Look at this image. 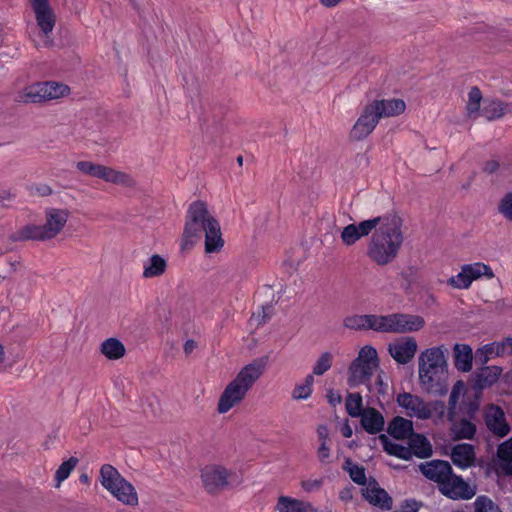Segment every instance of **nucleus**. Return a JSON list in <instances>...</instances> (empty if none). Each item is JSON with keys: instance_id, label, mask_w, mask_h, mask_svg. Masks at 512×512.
Listing matches in <instances>:
<instances>
[{"instance_id": "2f4dec72", "label": "nucleus", "mask_w": 512, "mask_h": 512, "mask_svg": "<svg viewBox=\"0 0 512 512\" xmlns=\"http://www.w3.org/2000/svg\"><path fill=\"white\" fill-rule=\"evenodd\" d=\"M101 352L110 360L120 359L125 355L123 343L116 338H108L101 344Z\"/></svg>"}, {"instance_id": "bb28decb", "label": "nucleus", "mask_w": 512, "mask_h": 512, "mask_svg": "<svg viewBox=\"0 0 512 512\" xmlns=\"http://www.w3.org/2000/svg\"><path fill=\"white\" fill-rule=\"evenodd\" d=\"M408 449H411L412 457L416 456L421 459L429 458L433 453L430 441L418 433H413L408 438Z\"/></svg>"}, {"instance_id": "13d9d810", "label": "nucleus", "mask_w": 512, "mask_h": 512, "mask_svg": "<svg viewBox=\"0 0 512 512\" xmlns=\"http://www.w3.org/2000/svg\"><path fill=\"white\" fill-rule=\"evenodd\" d=\"M418 508L416 506V502H408L406 501L403 505H401L398 509L393 512H417Z\"/></svg>"}, {"instance_id": "0eeeda50", "label": "nucleus", "mask_w": 512, "mask_h": 512, "mask_svg": "<svg viewBox=\"0 0 512 512\" xmlns=\"http://www.w3.org/2000/svg\"><path fill=\"white\" fill-rule=\"evenodd\" d=\"M232 476L231 470L218 464L205 465L200 471L203 488L211 495L225 490L229 486Z\"/></svg>"}, {"instance_id": "864d4df0", "label": "nucleus", "mask_w": 512, "mask_h": 512, "mask_svg": "<svg viewBox=\"0 0 512 512\" xmlns=\"http://www.w3.org/2000/svg\"><path fill=\"white\" fill-rule=\"evenodd\" d=\"M483 348H484V351H486L491 358L496 357V356H501L505 353L504 345L500 342H493V343L484 345Z\"/></svg>"}, {"instance_id": "f257e3e1", "label": "nucleus", "mask_w": 512, "mask_h": 512, "mask_svg": "<svg viewBox=\"0 0 512 512\" xmlns=\"http://www.w3.org/2000/svg\"><path fill=\"white\" fill-rule=\"evenodd\" d=\"M442 346L423 351L418 358L419 380L423 388L431 394L447 393V362Z\"/></svg>"}, {"instance_id": "1a4fd4ad", "label": "nucleus", "mask_w": 512, "mask_h": 512, "mask_svg": "<svg viewBox=\"0 0 512 512\" xmlns=\"http://www.w3.org/2000/svg\"><path fill=\"white\" fill-rule=\"evenodd\" d=\"M483 419L487 430L497 438H504L511 431L505 412L500 406L488 405L484 410Z\"/></svg>"}, {"instance_id": "dca6fc26", "label": "nucleus", "mask_w": 512, "mask_h": 512, "mask_svg": "<svg viewBox=\"0 0 512 512\" xmlns=\"http://www.w3.org/2000/svg\"><path fill=\"white\" fill-rule=\"evenodd\" d=\"M420 472L430 481L439 486L447 477L450 476L452 467L449 462L444 460H431L419 465Z\"/></svg>"}, {"instance_id": "37998d69", "label": "nucleus", "mask_w": 512, "mask_h": 512, "mask_svg": "<svg viewBox=\"0 0 512 512\" xmlns=\"http://www.w3.org/2000/svg\"><path fill=\"white\" fill-rule=\"evenodd\" d=\"M473 512H502L499 506L488 496L480 495L473 502Z\"/></svg>"}, {"instance_id": "09e8293b", "label": "nucleus", "mask_w": 512, "mask_h": 512, "mask_svg": "<svg viewBox=\"0 0 512 512\" xmlns=\"http://www.w3.org/2000/svg\"><path fill=\"white\" fill-rule=\"evenodd\" d=\"M463 389V383L461 381H458L452 388L450 395H449V411H448V419L452 420L455 414V408L457 405V402L460 398V395L462 393Z\"/></svg>"}, {"instance_id": "3c124183", "label": "nucleus", "mask_w": 512, "mask_h": 512, "mask_svg": "<svg viewBox=\"0 0 512 512\" xmlns=\"http://www.w3.org/2000/svg\"><path fill=\"white\" fill-rule=\"evenodd\" d=\"M500 212L512 221V192L506 194L499 205Z\"/></svg>"}, {"instance_id": "6e6d98bb", "label": "nucleus", "mask_w": 512, "mask_h": 512, "mask_svg": "<svg viewBox=\"0 0 512 512\" xmlns=\"http://www.w3.org/2000/svg\"><path fill=\"white\" fill-rule=\"evenodd\" d=\"M427 406L430 407V418L432 417L433 413L439 414L440 417L444 415L446 406L443 401H432L427 403Z\"/></svg>"}, {"instance_id": "4d7b16f0", "label": "nucleus", "mask_w": 512, "mask_h": 512, "mask_svg": "<svg viewBox=\"0 0 512 512\" xmlns=\"http://www.w3.org/2000/svg\"><path fill=\"white\" fill-rule=\"evenodd\" d=\"M491 359V357L488 355V353L486 351H484V348L481 347L479 348L477 351H476V354H475V360L476 362L484 365L486 364L489 360Z\"/></svg>"}, {"instance_id": "5fc2aeb1", "label": "nucleus", "mask_w": 512, "mask_h": 512, "mask_svg": "<svg viewBox=\"0 0 512 512\" xmlns=\"http://www.w3.org/2000/svg\"><path fill=\"white\" fill-rule=\"evenodd\" d=\"M330 452L331 449L328 443H320V446L317 450V456L321 464H328L330 462Z\"/></svg>"}, {"instance_id": "58836bf2", "label": "nucleus", "mask_w": 512, "mask_h": 512, "mask_svg": "<svg viewBox=\"0 0 512 512\" xmlns=\"http://www.w3.org/2000/svg\"><path fill=\"white\" fill-rule=\"evenodd\" d=\"M343 469L349 474L353 482L359 485L366 483V475L364 467L355 464L350 458H346Z\"/></svg>"}, {"instance_id": "cd10ccee", "label": "nucleus", "mask_w": 512, "mask_h": 512, "mask_svg": "<svg viewBox=\"0 0 512 512\" xmlns=\"http://www.w3.org/2000/svg\"><path fill=\"white\" fill-rule=\"evenodd\" d=\"M473 352L467 344H455L454 365L458 371L469 372L472 369Z\"/></svg>"}, {"instance_id": "680f3d73", "label": "nucleus", "mask_w": 512, "mask_h": 512, "mask_svg": "<svg viewBox=\"0 0 512 512\" xmlns=\"http://www.w3.org/2000/svg\"><path fill=\"white\" fill-rule=\"evenodd\" d=\"M499 168V163L496 160L488 161L484 166V171L492 174L496 172Z\"/></svg>"}, {"instance_id": "603ef678", "label": "nucleus", "mask_w": 512, "mask_h": 512, "mask_svg": "<svg viewBox=\"0 0 512 512\" xmlns=\"http://www.w3.org/2000/svg\"><path fill=\"white\" fill-rule=\"evenodd\" d=\"M322 485H323V478L307 479V480L301 481V487L307 493L319 491L320 488L322 487Z\"/></svg>"}, {"instance_id": "f8f14e48", "label": "nucleus", "mask_w": 512, "mask_h": 512, "mask_svg": "<svg viewBox=\"0 0 512 512\" xmlns=\"http://www.w3.org/2000/svg\"><path fill=\"white\" fill-rule=\"evenodd\" d=\"M378 123V117L367 104L353 125L350 131V137L356 141L364 140L374 131Z\"/></svg>"}, {"instance_id": "a19ab883", "label": "nucleus", "mask_w": 512, "mask_h": 512, "mask_svg": "<svg viewBox=\"0 0 512 512\" xmlns=\"http://www.w3.org/2000/svg\"><path fill=\"white\" fill-rule=\"evenodd\" d=\"M314 377L313 374H308L305 377L304 383L297 384L292 391V398L295 400H304L311 396L313 391Z\"/></svg>"}, {"instance_id": "b1692460", "label": "nucleus", "mask_w": 512, "mask_h": 512, "mask_svg": "<svg viewBox=\"0 0 512 512\" xmlns=\"http://www.w3.org/2000/svg\"><path fill=\"white\" fill-rule=\"evenodd\" d=\"M502 373L500 366H484L475 372L474 381L478 389L491 387L497 382Z\"/></svg>"}, {"instance_id": "f3484780", "label": "nucleus", "mask_w": 512, "mask_h": 512, "mask_svg": "<svg viewBox=\"0 0 512 512\" xmlns=\"http://www.w3.org/2000/svg\"><path fill=\"white\" fill-rule=\"evenodd\" d=\"M196 228H202L205 234V251L214 253L221 250L224 245L220 226H186L184 235L186 237L192 235Z\"/></svg>"}, {"instance_id": "8fccbe9b", "label": "nucleus", "mask_w": 512, "mask_h": 512, "mask_svg": "<svg viewBox=\"0 0 512 512\" xmlns=\"http://www.w3.org/2000/svg\"><path fill=\"white\" fill-rule=\"evenodd\" d=\"M101 164H95L90 161H79L76 163V168L83 174L95 178H100Z\"/></svg>"}, {"instance_id": "bf43d9fd", "label": "nucleus", "mask_w": 512, "mask_h": 512, "mask_svg": "<svg viewBox=\"0 0 512 512\" xmlns=\"http://www.w3.org/2000/svg\"><path fill=\"white\" fill-rule=\"evenodd\" d=\"M327 399H328V402L333 405V406H336L337 404H340L341 401H342V397L339 393L337 392H334L333 390H329L328 393H327Z\"/></svg>"}, {"instance_id": "052dcab7", "label": "nucleus", "mask_w": 512, "mask_h": 512, "mask_svg": "<svg viewBox=\"0 0 512 512\" xmlns=\"http://www.w3.org/2000/svg\"><path fill=\"white\" fill-rule=\"evenodd\" d=\"M318 438L320 443L326 442L328 443V429L326 426L321 425L317 429Z\"/></svg>"}, {"instance_id": "49530a36", "label": "nucleus", "mask_w": 512, "mask_h": 512, "mask_svg": "<svg viewBox=\"0 0 512 512\" xmlns=\"http://www.w3.org/2000/svg\"><path fill=\"white\" fill-rule=\"evenodd\" d=\"M46 224H65L69 219L67 209L49 208L46 210Z\"/></svg>"}, {"instance_id": "aec40b11", "label": "nucleus", "mask_w": 512, "mask_h": 512, "mask_svg": "<svg viewBox=\"0 0 512 512\" xmlns=\"http://www.w3.org/2000/svg\"><path fill=\"white\" fill-rule=\"evenodd\" d=\"M186 220V224H218L207 203L202 200L193 201L189 205Z\"/></svg>"}, {"instance_id": "6ab92c4d", "label": "nucleus", "mask_w": 512, "mask_h": 512, "mask_svg": "<svg viewBox=\"0 0 512 512\" xmlns=\"http://www.w3.org/2000/svg\"><path fill=\"white\" fill-rule=\"evenodd\" d=\"M362 495L371 505L382 510H391L393 506L392 498L389 494L373 480L362 490Z\"/></svg>"}, {"instance_id": "72a5a7b5", "label": "nucleus", "mask_w": 512, "mask_h": 512, "mask_svg": "<svg viewBox=\"0 0 512 512\" xmlns=\"http://www.w3.org/2000/svg\"><path fill=\"white\" fill-rule=\"evenodd\" d=\"M374 226H345L341 232L344 244L352 245L362 236L368 235Z\"/></svg>"}, {"instance_id": "a211bd4d", "label": "nucleus", "mask_w": 512, "mask_h": 512, "mask_svg": "<svg viewBox=\"0 0 512 512\" xmlns=\"http://www.w3.org/2000/svg\"><path fill=\"white\" fill-rule=\"evenodd\" d=\"M368 105L375 112L379 120L381 118L398 116L406 109L405 102L395 98L374 100L368 103Z\"/></svg>"}, {"instance_id": "a878e982", "label": "nucleus", "mask_w": 512, "mask_h": 512, "mask_svg": "<svg viewBox=\"0 0 512 512\" xmlns=\"http://www.w3.org/2000/svg\"><path fill=\"white\" fill-rule=\"evenodd\" d=\"M387 432L398 440L409 438L414 433L413 423L409 419L396 416L389 422Z\"/></svg>"}, {"instance_id": "20e7f679", "label": "nucleus", "mask_w": 512, "mask_h": 512, "mask_svg": "<svg viewBox=\"0 0 512 512\" xmlns=\"http://www.w3.org/2000/svg\"><path fill=\"white\" fill-rule=\"evenodd\" d=\"M99 479L101 485L118 501L128 506L138 505L136 489L115 467L110 464H104L100 469Z\"/></svg>"}, {"instance_id": "9b49d317", "label": "nucleus", "mask_w": 512, "mask_h": 512, "mask_svg": "<svg viewBox=\"0 0 512 512\" xmlns=\"http://www.w3.org/2000/svg\"><path fill=\"white\" fill-rule=\"evenodd\" d=\"M396 401L400 407L406 410L409 417H417L421 420L430 418V407L421 397L403 392L397 395Z\"/></svg>"}, {"instance_id": "412c9836", "label": "nucleus", "mask_w": 512, "mask_h": 512, "mask_svg": "<svg viewBox=\"0 0 512 512\" xmlns=\"http://www.w3.org/2000/svg\"><path fill=\"white\" fill-rule=\"evenodd\" d=\"M389 353L399 364H407L413 359L417 351V342L414 338L389 345Z\"/></svg>"}, {"instance_id": "ddd939ff", "label": "nucleus", "mask_w": 512, "mask_h": 512, "mask_svg": "<svg viewBox=\"0 0 512 512\" xmlns=\"http://www.w3.org/2000/svg\"><path fill=\"white\" fill-rule=\"evenodd\" d=\"M63 226H21L20 230L12 234L14 241H46L58 235Z\"/></svg>"}, {"instance_id": "c9c22d12", "label": "nucleus", "mask_w": 512, "mask_h": 512, "mask_svg": "<svg viewBox=\"0 0 512 512\" xmlns=\"http://www.w3.org/2000/svg\"><path fill=\"white\" fill-rule=\"evenodd\" d=\"M464 272L468 273L469 278H471V281L477 280L481 276H486L488 279H491L494 277V273L492 269L481 262L473 263V264H466L463 265Z\"/></svg>"}, {"instance_id": "e433bc0d", "label": "nucleus", "mask_w": 512, "mask_h": 512, "mask_svg": "<svg viewBox=\"0 0 512 512\" xmlns=\"http://www.w3.org/2000/svg\"><path fill=\"white\" fill-rule=\"evenodd\" d=\"M453 433L457 439H472L476 433V425L467 419L453 424Z\"/></svg>"}, {"instance_id": "338daca9", "label": "nucleus", "mask_w": 512, "mask_h": 512, "mask_svg": "<svg viewBox=\"0 0 512 512\" xmlns=\"http://www.w3.org/2000/svg\"><path fill=\"white\" fill-rule=\"evenodd\" d=\"M342 0H319V2L325 7H334L338 5Z\"/></svg>"}, {"instance_id": "69168bd1", "label": "nucleus", "mask_w": 512, "mask_h": 512, "mask_svg": "<svg viewBox=\"0 0 512 512\" xmlns=\"http://www.w3.org/2000/svg\"><path fill=\"white\" fill-rule=\"evenodd\" d=\"M272 310H273L272 306L263 307V315H262V322L263 323L270 319L271 314H272Z\"/></svg>"}, {"instance_id": "774afa93", "label": "nucleus", "mask_w": 512, "mask_h": 512, "mask_svg": "<svg viewBox=\"0 0 512 512\" xmlns=\"http://www.w3.org/2000/svg\"><path fill=\"white\" fill-rule=\"evenodd\" d=\"M501 343L504 345V352L508 350V353L512 354V338L508 337Z\"/></svg>"}, {"instance_id": "7c9ffc66", "label": "nucleus", "mask_w": 512, "mask_h": 512, "mask_svg": "<svg viewBox=\"0 0 512 512\" xmlns=\"http://www.w3.org/2000/svg\"><path fill=\"white\" fill-rule=\"evenodd\" d=\"M508 104L499 100H486L481 109V115L492 121L502 117L507 112Z\"/></svg>"}, {"instance_id": "7ed1b4c3", "label": "nucleus", "mask_w": 512, "mask_h": 512, "mask_svg": "<svg viewBox=\"0 0 512 512\" xmlns=\"http://www.w3.org/2000/svg\"><path fill=\"white\" fill-rule=\"evenodd\" d=\"M402 242L400 226H379L371 236L367 255L376 264L387 265L396 258Z\"/></svg>"}, {"instance_id": "2eb2a0df", "label": "nucleus", "mask_w": 512, "mask_h": 512, "mask_svg": "<svg viewBox=\"0 0 512 512\" xmlns=\"http://www.w3.org/2000/svg\"><path fill=\"white\" fill-rule=\"evenodd\" d=\"M381 315L364 314L348 315L343 319V326L350 330H373L380 333Z\"/></svg>"}, {"instance_id": "39448f33", "label": "nucleus", "mask_w": 512, "mask_h": 512, "mask_svg": "<svg viewBox=\"0 0 512 512\" xmlns=\"http://www.w3.org/2000/svg\"><path fill=\"white\" fill-rule=\"evenodd\" d=\"M378 365L376 349L370 345L362 347L358 352V356L351 362L348 368V385L356 387L360 384L368 383Z\"/></svg>"}, {"instance_id": "473e14b6", "label": "nucleus", "mask_w": 512, "mask_h": 512, "mask_svg": "<svg viewBox=\"0 0 512 512\" xmlns=\"http://www.w3.org/2000/svg\"><path fill=\"white\" fill-rule=\"evenodd\" d=\"M167 267L166 260L158 255H152L147 264L144 265L143 277L153 278L162 275Z\"/></svg>"}, {"instance_id": "c85d7f7f", "label": "nucleus", "mask_w": 512, "mask_h": 512, "mask_svg": "<svg viewBox=\"0 0 512 512\" xmlns=\"http://www.w3.org/2000/svg\"><path fill=\"white\" fill-rule=\"evenodd\" d=\"M378 438L387 454L406 461L412 459V452L408 447L392 442L385 434H380Z\"/></svg>"}, {"instance_id": "f03ea898", "label": "nucleus", "mask_w": 512, "mask_h": 512, "mask_svg": "<svg viewBox=\"0 0 512 512\" xmlns=\"http://www.w3.org/2000/svg\"><path fill=\"white\" fill-rule=\"evenodd\" d=\"M265 364L264 359H257L240 370L220 396L217 407L219 413L228 412L245 398L249 389L262 375Z\"/></svg>"}, {"instance_id": "ea45409f", "label": "nucleus", "mask_w": 512, "mask_h": 512, "mask_svg": "<svg viewBox=\"0 0 512 512\" xmlns=\"http://www.w3.org/2000/svg\"><path fill=\"white\" fill-rule=\"evenodd\" d=\"M482 100V94L478 87L474 86L468 93V102L466 105L467 114L469 117H476L480 112V104Z\"/></svg>"}, {"instance_id": "c03bdc74", "label": "nucleus", "mask_w": 512, "mask_h": 512, "mask_svg": "<svg viewBox=\"0 0 512 512\" xmlns=\"http://www.w3.org/2000/svg\"><path fill=\"white\" fill-rule=\"evenodd\" d=\"M404 219L396 212L392 211L384 216H377L374 218L362 220L357 224H402Z\"/></svg>"}, {"instance_id": "f704fd0d", "label": "nucleus", "mask_w": 512, "mask_h": 512, "mask_svg": "<svg viewBox=\"0 0 512 512\" xmlns=\"http://www.w3.org/2000/svg\"><path fill=\"white\" fill-rule=\"evenodd\" d=\"M308 504L303 501L281 496L277 502V509L280 512H306Z\"/></svg>"}, {"instance_id": "423d86ee", "label": "nucleus", "mask_w": 512, "mask_h": 512, "mask_svg": "<svg viewBox=\"0 0 512 512\" xmlns=\"http://www.w3.org/2000/svg\"><path fill=\"white\" fill-rule=\"evenodd\" d=\"M425 326V320L420 315L392 313L381 315L380 333L404 334L416 332Z\"/></svg>"}, {"instance_id": "6e6552de", "label": "nucleus", "mask_w": 512, "mask_h": 512, "mask_svg": "<svg viewBox=\"0 0 512 512\" xmlns=\"http://www.w3.org/2000/svg\"><path fill=\"white\" fill-rule=\"evenodd\" d=\"M69 93V87L58 82H39L25 89L23 100L30 103L59 99Z\"/></svg>"}, {"instance_id": "4468645a", "label": "nucleus", "mask_w": 512, "mask_h": 512, "mask_svg": "<svg viewBox=\"0 0 512 512\" xmlns=\"http://www.w3.org/2000/svg\"><path fill=\"white\" fill-rule=\"evenodd\" d=\"M31 5L35 13L37 25L46 37L52 33L56 17L53 9L50 7L48 0H31Z\"/></svg>"}, {"instance_id": "0e129e2a", "label": "nucleus", "mask_w": 512, "mask_h": 512, "mask_svg": "<svg viewBox=\"0 0 512 512\" xmlns=\"http://www.w3.org/2000/svg\"><path fill=\"white\" fill-rule=\"evenodd\" d=\"M36 191L42 196H49L52 194V189L50 186L43 184L36 188Z\"/></svg>"}, {"instance_id": "5701e85b", "label": "nucleus", "mask_w": 512, "mask_h": 512, "mask_svg": "<svg viewBox=\"0 0 512 512\" xmlns=\"http://www.w3.org/2000/svg\"><path fill=\"white\" fill-rule=\"evenodd\" d=\"M452 462L460 468H468L475 461L474 447L471 444H457L451 452Z\"/></svg>"}, {"instance_id": "de8ad7c7", "label": "nucleus", "mask_w": 512, "mask_h": 512, "mask_svg": "<svg viewBox=\"0 0 512 512\" xmlns=\"http://www.w3.org/2000/svg\"><path fill=\"white\" fill-rule=\"evenodd\" d=\"M448 284L456 289H468L471 284V278H469L468 273L464 272L463 266L461 267V271L451 278L448 279Z\"/></svg>"}, {"instance_id": "a18cd8bd", "label": "nucleus", "mask_w": 512, "mask_h": 512, "mask_svg": "<svg viewBox=\"0 0 512 512\" xmlns=\"http://www.w3.org/2000/svg\"><path fill=\"white\" fill-rule=\"evenodd\" d=\"M333 363L332 353L326 351L323 352L313 366V375L321 376L326 373Z\"/></svg>"}, {"instance_id": "4c0bfd02", "label": "nucleus", "mask_w": 512, "mask_h": 512, "mask_svg": "<svg viewBox=\"0 0 512 512\" xmlns=\"http://www.w3.org/2000/svg\"><path fill=\"white\" fill-rule=\"evenodd\" d=\"M346 411L353 418L359 417L364 413L362 396L359 393H349L345 402Z\"/></svg>"}, {"instance_id": "4be33fe9", "label": "nucleus", "mask_w": 512, "mask_h": 512, "mask_svg": "<svg viewBox=\"0 0 512 512\" xmlns=\"http://www.w3.org/2000/svg\"><path fill=\"white\" fill-rule=\"evenodd\" d=\"M362 428L369 434H377L384 429L383 415L375 408L368 407L360 416Z\"/></svg>"}, {"instance_id": "393cba45", "label": "nucleus", "mask_w": 512, "mask_h": 512, "mask_svg": "<svg viewBox=\"0 0 512 512\" xmlns=\"http://www.w3.org/2000/svg\"><path fill=\"white\" fill-rule=\"evenodd\" d=\"M497 466L504 475L512 476V436L498 445Z\"/></svg>"}, {"instance_id": "9d476101", "label": "nucleus", "mask_w": 512, "mask_h": 512, "mask_svg": "<svg viewBox=\"0 0 512 512\" xmlns=\"http://www.w3.org/2000/svg\"><path fill=\"white\" fill-rule=\"evenodd\" d=\"M438 489L444 496L453 500H468L476 494L475 488L471 487L460 476L453 474V470L450 476L438 486Z\"/></svg>"}, {"instance_id": "c756f323", "label": "nucleus", "mask_w": 512, "mask_h": 512, "mask_svg": "<svg viewBox=\"0 0 512 512\" xmlns=\"http://www.w3.org/2000/svg\"><path fill=\"white\" fill-rule=\"evenodd\" d=\"M99 179L113 184H121L126 186L133 185V179L130 177V175L104 165L101 167Z\"/></svg>"}, {"instance_id": "79ce46f5", "label": "nucleus", "mask_w": 512, "mask_h": 512, "mask_svg": "<svg viewBox=\"0 0 512 512\" xmlns=\"http://www.w3.org/2000/svg\"><path fill=\"white\" fill-rule=\"evenodd\" d=\"M77 464L78 459L76 457H70L58 467L55 473L56 487H59L60 484L69 477Z\"/></svg>"}, {"instance_id": "e2e57ef3", "label": "nucleus", "mask_w": 512, "mask_h": 512, "mask_svg": "<svg viewBox=\"0 0 512 512\" xmlns=\"http://www.w3.org/2000/svg\"><path fill=\"white\" fill-rule=\"evenodd\" d=\"M196 347H197V343L194 340H192V339L187 340L184 344L185 354L186 355L191 354L195 350Z\"/></svg>"}]
</instances>
